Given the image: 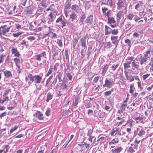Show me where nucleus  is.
Listing matches in <instances>:
<instances>
[{
  "label": "nucleus",
  "instance_id": "0e129e2a",
  "mask_svg": "<svg viewBox=\"0 0 153 153\" xmlns=\"http://www.w3.org/2000/svg\"><path fill=\"white\" fill-rule=\"evenodd\" d=\"M30 27H29L30 30H34V26L32 25V23H30L29 24Z\"/></svg>",
  "mask_w": 153,
  "mask_h": 153
},
{
  "label": "nucleus",
  "instance_id": "a878e982",
  "mask_svg": "<svg viewBox=\"0 0 153 153\" xmlns=\"http://www.w3.org/2000/svg\"><path fill=\"white\" fill-rule=\"evenodd\" d=\"M48 16L50 17V18H49V21L51 22H52L55 18V17L53 15V13H51Z\"/></svg>",
  "mask_w": 153,
  "mask_h": 153
},
{
  "label": "nucleus",
  "instance_id": "c756f323",
  "mask_svg": "<svg viewBox=\"0 0 153 153\" xmlns=\"http://www.w3.org/2000/svg\"><path fill=\"white\" fill-rule=\"evenodd\" d=\"M70 18L71 19V21L73 22L75 19V18L76 17V14L74 13H72L70 15Z\"/></svg>",
  "mask_w": 153,
  "mask_h": 153
},
{
  "label": "nucleus",
  "instance_id": "6e6d98bb",
  "mask_svg": "<svg viewBox=\"0 0 153 153\" xmlns=\"http://www.w3.org/2000/svg\"><path fill=\"white\" fill-rule=\"evenodd\" d=\"M134 119L136 121L139 120V121H141L143 120V117H135Z\"/></svg>",
  "mask_w": 153,
  "mask_h": 153
},
{
  "label": "nucleus",
  "instance_id": "5701e85b",
  "mask_svg": "<svg viewBox=\"0 0 153 153\" xmlns=\"http://www.w3.org/2000/svg\"><path fill=\"white\" fill-rule=\"evenodd\" d=\"M40 5L42 7L45 8L47 7V4L45 0H42L40 3Z\"/></svg>",
  "mask_w": 153,
  "mask_h": 153
},
{
  "label": "nucleus",
  "instance_id": "c03bdc74",
  "mask_svg": "<svg viewBox=\"0 0 153 153\" xmlns=\"http://www.w3.org/2000/svg\"><path fill=\"white\" fill-rule=\"evenodd\" d=\"M150 76V74H146L143 75L142 76V78L143 80H145Z\"/></svg>",
  "mask_w": 153,
  "mask_h": 153
},
{
  "label": "nucleus",
  "instance_id": "de8ad7c7",
  "mask_svg": "<svg viewBox=\"0 0 153 153\" xmlns=\"http://www.w3.org/2000/svg\"><path fill=\"white\" fill-rule=\"evenodd\" d=\"M53 6H54V4H51L50 7L46 9V11H48L49 10H51L52 11H53V10L54 9L52 7Z\"/></svg>",
  "mask_w": 153,
  "mask_h": 153
},
{
  "label": "nucleus",
  "instance_id": "2eb2a0df",
  "mask_svg": "<svg viewBox=\"0 0 153 153\" xmlns=\"http://www.w3.org/2000/svg\"><path fill=\"white\" fill-rule=\"evenodd\" d=\"M34 115L36 116L40 120H42L43 119V117H42L43 114L39 111H37L36 113L34 114Z\"/></svg>",
  "mask_w": 153,
  "mask_h": 153
},
{
  "label": "nucleus",
  "instance_id": "a19ab883",
  "mask_svg": "<svg viewBox=\"0 0 153 153\" xmlns=\"http://www.w3.org/2000/svg\"><path fill=\"white\" fill-rule=\"evenodd\" d=\"M134 149L133 148V147L131 146L130 147L128 148V152L129 153H133L135 152Z\"/></svg>",
  "mask_w": 153,
  "mask_h": 153
},
{
  "label": "nucleus",
  "instance_id": "423d86ee",
  "mask_svg": "<svg viewBox=\"0 0 153 153\" xmlns=\"http://www.w3.org/2000/svg\"><path fill=\"white\" fill-rule=\"evenodd\" d=\"M42 56L45 58H46L45 51H44L42 53L36 55L35 59L36 60L40 61L41 60V57Z\"/></svg>",
  "mask_w": 153,
  "mask_h": 153
},
{
  "label": "nucleus",
  "instance_id": "7ed1b4c3",
  "mask_svg": "<svg viewBox=\"0 0 153 153\" xmlns=\"http://www.w3.org/2000/svg\"><path fill=\"white\" fill-rule=\"evenodd\" d=\"M7 26V25H4L0 27V36L1 37L2 35H5L6 33L9 31L10 27L6 28Z\"/></svg>",
  "mask_w": 153,
  "mask_h": 153
},
{
  "label": "nucleus",
  "instance_id": "4c0bfd02",
  "mask_svg": "<svg viewBox=\"0 0 153 153\" xmlns=\"http://www.w3.org/2000/svg\"><path fill=\"white\" fill-rule=\"evenodd\" d=\"M115 22V21L113 17H110V19L109 22H108V23L112 24L114 23Z\"/></svg>",
  "mask_w": 153,
  "mask_h": 153
},
{
  "label": "nucleus",
  "instance_id": "69168bd1",
  "mask_svg": "<svg viewBox=\"0 0 153 153\" xmlns=\"http://www.w3.org/2000/svg\"><path fill=\"white\" fill-rule=\"evenodd\" d=\"M21 33H20V32H18V33H13V36L14 37H18L20 35H21Z\"/></svg>",
  "mask_w": 153,
  "mask_h": 153
},
{
  "label": "nucleus",
  "instance_id": "0eeeda50",
  "mask_svg": "<svg viewBox=\"0 0 153 153\" xmlns=\"http://www.w3.org/2000/svg\"><path fill=\"white\" fill-rule=\"evenodd\" d=\"M148 58L145 57L144 56L140 57V63L142 67H145L146 66V63L147 62Z\"/></svg>",
  "mask_w": 153,
  "mask_h": 153
},
{
  "label": "nucleus",
  "instance_id": "4468645a",
  "mask_svg": "<svg viewBox=\"0 0 153 153\" xmlns=\"http://www.w3.org/2000/svg\"><path fill=\"white\" fill-rule=\"evenodd\" d=\"M4 74L6 78H10L12 77V75L10 71L6 70L4 71Z\"/></svg>",
  "mask_w": 153,
  "mask_h": 153
},
{
  "label": "nucleus",
  "instance_id": "a18cd8bd",
  "mask_svg": "<svg viewBox=\"0 0 153 153\" xmlns=\"http://www.w3.org/2000/svg\"><path fill=\"white\" fill-rule=\"evenodd\" d=\"M125 121V120L124 119H122L121 121L120 122H117L115 123V125L116 126H119L120 125L122 124V123H124Z\"/></svg>",
  "mask_w": 153,
  "mask_h": 153
},
{
  "label": "nucleus",
  "instance_id": "6ab92c4d",
  "mask_svg": "<svg viewBox=\"0 0 153 153\" xmlns=\"http://www.w3.org/2000/svg\"><path fill=\"white\" fill-rule=\"evenodd\" d=\"M53 95L50 92H48L47 94V99L46 101L48 102L52 98Z\"/></svg>",
  "mask_w": 153,
  "mask_h": 153
},
{
  "label": "nucleus",
  "instance_id": "c85d7f7f",
  "mask_svg": "<svg viewBox=\"0 0 153 153\" xmlns=\"http://www.w3.org/2000/svg\"><path fill=\"white\" fill-rule=\"evenodd\" d=\"M119 141V139L117 137H115L113 138L110 142H111L112 144H113L115 145V144L117 143Z\"/></svg>",
  "mask_w": 153,
  "mask_h": 153
},
{
  "label": "nucleus",
  "instance_id": "cd10ccee",
  "mask_svg": "<svg viewBox=\"0 0 153 153\" xmlns=\"http://www.w3.org/2000/svg\"><path fill=\"white\" fill-rule=\"evenodd\" d=\"M105 1H106V3H102L101 4H107L111 6H112L113 4L112 3V0H107L106 1L105 0Z\"/></svg>",
  "mask_w": 153,
  "mask_h": 153
},
{
  "label": "nucleus",
  "instance_id": "49530a36",
  "mask_svg": "<svg viewBox=\"0 0 153 153\" xmlns=\"http://www.w3.org/2000/svg\"><path fill=\"white\" fill-rule=\"evenodd\" d=\"M127 106L126 103H122L120 108L122 109L125 111L126 107Z\"/></svg>",
  "mask_w": 153,
  "mask_h": 153
},
{
  "label": "nucleus",
  "instance_id": "f03ea898",
  "mask_svg": "<svg viewBox=\"0 0 153 153\" xmlns=\"http://www.w3.org/2000/svg\"><path fill=\"white\" fill-rule=\"evenodd\" d=\"M115 79H108L106 78L105 81V83L103 85V87H108L110 88L114 84Z\"/></svg>",
  "mask_w": 153,
  "mask_h": 153
},
{
  "label": "nucleus",
  "instance_id": "7c9ffc66",
  "mask_svg": "<svg viewBox=\"0 0 153 153\" xmlns=\"http://www.w3.org/2000/svg\"><path fill=\"white\" fill-rule=\"evenodd\" d=\"M53 70H52V66H51L50 67V68L48 70V71L47 73V74L45 75L46 77H48L49 76L52 72Z\"/></svg>",
  "mask_w": 153,
  "mask_h": 153
},
{
  "label": "nucleus",
  "instance_id": "b1692460",
  "mask_svg": "<svg viewBox=\"0 0 153 153\" xmlns=\"http://www.w3.org/2000/svg\"><path fill=\"white\" fill-rule=\"evenodd\" d=\"M151 51V50L150 49H149L148 51H146L144 55V56L147 58H149L150 56V52Z\"/></svg>",
  "mask_w": 153,
  "mask_h": 153
},
{
  "label": "nucleus",
  "instance_id": "680f3d73",
  "mask_svg": "<svg viewBox=\"0 0 153 153\" xmlns=\"http://www.w3.org/2000/svg\"><path fill=\"white\" fill-rule=\"evenodd\" d=\"M131 146L133 147V148L134 149H135L137 150L138 147V145L136 144H131Z\"/></svg>",
  "mask_w": 153,
  "mask_h": 153
},
{
  "label": "nucleus",
  "instance_id": "774afa93",
  "mask_svg": "<svg viewBox=\"0 0 153 153\" xmlns=\"http://www.w3.org/2000/svg\"><path fill=\"white\" fill-rule=\"evenodd\" d=\"M59 64L56 63L54 66L53 70L55 71H56L57 69V68L59 66Z\"/></svg>",
  "mask_w": 153,
  "mask_h": 153
},
{
  "label": "nucleus",
  "instance_id": "f704fd0d",
  "mask_svg": "<svg viewBox=\"0 0 153 153\" xmlns=\"http://www.w3.org/2000/svg\"><path fill=\"white\" fill-rule=\"evenodd\" d=\"M78 145L82 148L84 147V146H85V148H87L89 147L90 144H87L85 143H84L83 144H79Z\"/></svg>",
  "mask_w": 153,
  "mask_h": 153
},
{
  "label": "nucleus",
  "instance_id": "aec40b11",
  "mask_svg": "<svg viewBox=\"0 0 153 153\" xmlns=\"http://www.w3.org/2000/svg\"><path fill=\"white\" fill-rule=\"evenodd\" d=\"M126 23L125 25V27L126 29H130L133 27V25H132L130 22L126 21Z\"/></svg>",
  "mask_w": 153,
  "mask_h": 153
},
{
  "label": "nucleus",
  "instance_id": "a211bd4d",
  "mask_svg": "<svg viewBox=\"0 0 153 153\" xmlns=\"http://www.w3.org/2000/svg\"><path fill=\"white\" fill-rule=\"evenodd\" d=\"M123 13V11H120L117 14V22H120Z\"/></svg>",
  "mask_w": 153,
  "mask_h": 153
},
{
  "label": "nucleus",
  "instance_id": "1a4fd4ad",
  "mask_svg": "<svg viewBox=\"0 0 153 153\" xmlns=\"http://www.w3.org/2000/svg\"><path fill=\"white\" fill-rule=\"evenodd\" d=\"M71 0H67L64 8V11L66 13L67 12V10L71 8Z\"/></svg>",
  "mask_w": 153,
  "mask_h": 153
},
{
  "label": "nucleus",
  "instance_id": "09e8293b",
  "mask_svg": "<svg viewBox=\"0 0 153 153\" xmlns=\"http://www.w3.org/2000/svg\"><path fill=\"white\" fill-rule=\"evenodd\" d=\"M125 42L130 47H131V40L128 39H126L125 41Z\"/></svg>",
  "mask_w": 153,
  "mask_h": 153
},
{
  "label": "nucleus",
  "instance_id": "c9c22d12",
  "mask_svg": "<svg viewBox=\"0 0 153 153\" xmlns=\"http://www.w3.org/2000/svg\"><path fill=\"white\" fill-rule=\"evenodd\" d=\"M43 10V9L41 7L39 6L36 11V12L39 14H41L42 13Z\"/></svg>",
  "mask_w": 153,
  "mask_h": 153
},
{
  "label": "nucleus",
  "instance_id": "864d4df0",
  "mask_svg": "<svg viewBox=\"0 0 153 153\" xmlns=\"http://www.w3.org/2000/svg\"><path fill=\"white\" fill-rule=\"evenodd\" d=\"M93 133V130L90 129L88 130V133H87V135L88 136H91Z\"/></svg>",
  "mask_w": 153,
  "mask_h": 153
},
{
  "label": "nucleus",
  "instance_id": "9b49d317",
  "mask_svg": "<svg viewBox=\"0 0 153 153\" xmlns=\"http://www.w3.org/2000/svg\"><path fill=\"white\" fill-rule=\"evenodd\" d=\"M86 37L85 36H83L80 39V42L81 43V46L84 48H86L87 45H86ZM86 48L85 49V51Z\"/></svg>",
  "mask_w": 153,
  "mask_h": 153
},
{
  "label": "nucleus",
  "instance_id": "f257e3e1",
  "mask_svg": "<svg viewBox=\"0 0 153 153\" xmlns=\"http://www.w3.org/2000/svg\"><path fill=\"white\" fill-rule=\"evenodd\" d=\"M28 77L30 81L35 83H40L42 80V77L39 75L33 76L31 74H30L28 75Z\"/></svg>",
  "mask_w": 153,
  "mask_h": 153
},
{
  "label": "nucleus",
  "instance_id": "052dcab7",
  "mask_svg": "<svg viewBox=\"0 0 153 153\" xmlns=\"http://www.w3.org/2000/svg\"><path fill=\"white\" fill-rule=\"evenodd\" d=\"M51 112V110L49 108H48L47 110L45 112V114L47 116H49L50 115V114Z\"/></svg>",
  "mask_w": 153,
  "mask_h": 153
},
{
  "label": "nucleus",
  "instance_id": "79ce46f5",
  "mask_svg": "<svg viewBox=\"0 0 153 153\" xmlns=\"http://www.w3.org/2000/svg\"><path fill=\"white\" fill-rule=\"evenodd\" d=\"M61 24L62 25V28H63L64 27H66L67 25H68V23L66 22L65 21L63 20L62 21V22H61Z\"/></svg>",
  "mask_w": 153,
  "mask_h": 153
},
{
  "label": "nucleus",
  "instance_id": "412c9836",
  "mask_svg": "<svg viewBox=\"0 0 153 153\" xmlns=\"http://www.w3.org/2000/svg\"><path fill=\"white\" fill-rule=\"evenodd\" d=\"M108 67L109 65L107 64L105 65L102 68V74H104L107 71Z\"/></svg>",
  "mask_w": 153,
  "mask_h": 153
},
{
  "label": "nucleus",
  "instance_id": "e2e57ef3",
  "mask_svg": "<svg viewBox=\"0 0 153 153\" xmlns=\"http://www.w3.org/2000/svg\"><path fill=\"white\" fill-rule=\"evenodd\" d=\"M115 135H118L120 134V131L119 129L118 128L115 129Z\"/></svg>",
  "mask_w": 153,
  "mask_h": 153
},
{
  "label": "nucleus",
  "instance_id": "ddd939ff",
  "mask_svg": "<svg viewBox=\"0 0 153 153\" xmlns=\"http://www.w3.org/2000/svg\"><path fill=\"white\" fill-rule=\"evenodd\" d=\"M105 35H108L110 34L111 32L112 29L106 25L105 26Z\"/></svg>",
  "mask_w": 153,
  "mask_h": 153
},
{
  "label": "nucleus",
  "instance_id": "58836bf2",
  "mask_svg": "<svg viewBox=\"0 0 153 153\" xmlns=\"http://www.w3.org/2000/svg\"><path fill=\"white\" fill-rule=\"evenodd\" d=\"M118 31L117 29H112L111 33L113 35H117L118 33Z\"/></svg>",
  "mask_w": 153,
  "mask_h": 153
},
{
  "label": "nucleus",
  "instance_id": "37998d69",
  "mask_svg": "<svg viewBox=\"0 0 153 153\" xmlns=\"http://www.w3.org/2000/svg\"><path fill=\"white\" fill-rule=\"evenodd\" d=\"M68 50H65L64 55L65 56V59H68L69 58V56H68Z\"/></svg>",
  "mask_w": 153,
  "mask_h": 153
},
{
  "label": "nucleus",
  "instance_id": "8fccbe9b",
  "mask_svg": "<svg viewBox=\"0 0 153 153\" xmlns=\"http://www.w3.org/2000/svg\"><path fill=\"white\" fill-rule=\"evenodd\" d=\"M145 133V131L143 130L142 129L140 130L139 133L138 134V135L139 136H141L144 135Z\"/></svg>",
  "mask_w": 153,
  "mask_h": 153
},
{
  "label": "nucleus",
  "instance_id": "13d9d810",
  "mask_svg": "<svg viewBox=\"0 0 153 153\" xmlns=\"http://www.w3.org/2000/svg\"><path fill=\"white\" fill-rule=\"evenodd\" d=\"M85 48H84L83 49H82L81 52V58H83L85 56V54L84 53V49Z\"/></svg>",
  "mask_w": 153,
  "mask_h": 153
},
{
  "label": "nucleus",
  "instance_id": "dca6fc26",
  "mask_svg": "<svg viewBox=\"0 0 153 153\" xmlns=\"http://www.w3.org/2000/svg\"><path fill=\"white\" fill-rule=\"evenodd\" d=\"M134 15L132 13H129L126 15V18H125V20L128 21V20H131L132 18L134 17Z\"/></svg>",
  "mask_w": 153,
  "mask_h": 153
},
{
  "label": "nucleus",
  "instance_id": "603ef678",
  "mask_svg": "<svg viewBox=\"0 0 153 153\" xmlns=\"http://www.w3.org/2000/svg\"><path fill=\"white\" fill-rule=\"evenodd\" d=\"M68 78L70 81H71L72 79V76L69 73H67L66 74Z\"/></svg>",
  "mask_w": 153,
  "mask_h": 153
},
{
  "label": "nucleus",
  "instance_id": "f8f14e48",
  "mask_svg": "<svg viewBox=\"0 0 153 153\" xmlns=\"http://www.w3.org/2000/svg\"><path fill=\"white\" fill-rule=\"evenodd\" d=\"M123 149V148L122 147L120 146L115 149H112L111 152L112 153H120Z\"/></svg>",
  "mask_w": 153,
  "mask_h": 153
},
{
  "label": "nucleus",
  "instance_id": "bf43d9fd",
  "mask_svg": "<svg viewBox=\"0 0 153 153\" xmlns=\"http://www.w3.org/2000/svg\"><path fill=\"white\" fill-rule=\"evenodd\" d=\"M99 77V76H97L95 77L93 80V82L94 83H97L98 81Z\"/></svg>",
  "mask_w": 153,
  "mask_h": 153
},
{
  "label": "nucleus",
  "instance_id": "4be33fe9",
  "mask_svg": "<svg viewBox=\"0 0 153 153\" xmlns=\"http://www.w3.org/2000/svg\"><path fill=\"white\" fill-rule=\"evenodd\" d=\"M63 72H59L58 74L57 75L56 77L59 79V82H60L62 81V76Z\"/></svg>",
  "mask_w": 153,
  "mask_h": 153
},
{
  "label": "nucleus",
  "instance_id": "39448f33",
  "mask_svg": "<svg viewBox=\"0 0 153 153\" xmlns=\"http://www.w3.org/2000/svg\"><path fill=\"white\" fill-rule=\"evenodd\" d=\"M126 1L125 0H118L117 3V9L120 10L121 8L126 6Z\"/></svg>",
  "mask_w": 153,
  "mask_h": 153
},
{
  "label": "nucleus",
  "instance_id": "9d476101",
  "mask_svg": "<svg viewBox=\"0 0 153 153\" xmlns=\"http://www.w3.org/2000/svg\"><path fill=\"white\" fill-rule=\"evenodd\" d=\"M139 64V62H136L135 61H134L132 62L131 63V67H132V69L133 70L135 69L139 70L140 69V68Z\"/></svg>",
  "mask_w": 153,
  "mask_h": 153
},
{
  "label": "nucleus",
  "instance_id": "2f4dec72",
  "mask_svg": "<svg viewBox=\"0 0 153 153\" xmlns=\"http://www.w3.org/2000/svg\"><path fill=\"white\" fill-rule=\"evenodd\" d=\"M10 92V89L9 88H7L6 90H5V91L3 94V96L4 97V96H6L9 94V93Z\"/></svg>",
  "mask_w": 153,
  "mask_h": 153
},
{
  "label": "nucleus",
  "instance_id": "4d7b16f0",
  "mask_svg": "<svg viewBox=\"0 0 153 153\" xmlns=\"http://www.w3.org/2000/svg\"><path fill=\"white\" fill-rule=\"evenodd\" d=\"M57 43L58 44L59 46L62 47V42L61 40L58 39L57 40Z\"/></svg>",
  "mask_w": 153,
  "mask_h": 153
},
{
  "label": "nucleus",
  "instance_id": "393cba45",
  "mask_svg": "<svg viewBox=\"0 0 153 153\" xmlns=\"http://www.w3.org/2000/svg\"><path fill=\"white\" fill-rule=\"evenodd\" d=\"M119 66V65L117 63L113 64L111 67H110L111 70L113 71H115Z\"/></svg>",
  "mask_w": 153,
  "mask_h": 153
},
{
  "label": "nucleus",
  "instance_id": "5fc2aeb1",
  "mask_svg": "<svg viewBox=\"0 0 153 153\" xmlns=\"http://www.w3.org/2000/svg\"><path fill=\"white\" fill-rule=\"evenodd\" d=\"M5 98H4L2 100V101L1 103L3 104L5 101H7V102L9 100L8 97L7 96H4Z\"/></svg>",
  "mask_w": 153,
  "mask_h": 153
},
{
  "label": "nucleus",
  "instance_id": "6e6552de",
  "mask_svg": "<svg viewBox=\"0 0 153 153\" xmlns=\"http://www.w3.org/2000/svg\"><path fill=\"white\" fill-rule=\"evenodd\" d=\"M85 22L88 25H91L93 23V15H89L86 19Z\"/></svg>",
  "mask_w": 153,
  "mask_h": 153
},
{
  "label": "nucleus",
  "instance_id": "e433bc0d",
  "mask_svg": "<svg viewBox=\"0 0 153 153\" xmlns=\"http://www.w3.org/2000/svg\"><path fill=\"white\" fill-rule=\"evenodd\" d=\"M49 33L51 35V37L52 38H55L56 37L57 35L56 34L52 31H50Z\"/></svg>",
  "mask_w": 153,
  "mask_h": 153
},
{
  "label": "nucleus",
  "instance_id": "3c124183",
  "mask_svg": "<svg viewBox=\"0 0 153 153\" xmlns=\"http://www.w3.org/2000/svg\"><path fill=\"white\" fill-rule=\"evenodd\" d=\"M111 11L110 10H108L107 12H105V13H103L106 16H110L111 15Z\"/></svg>",
  "mask_w": 153,
  "mask_h": 153
},
{
  "label": "nucleus",
  "instance_id": "20e7f679",
  "mask_svg": "<svg viewBox=\"0 0 153 153\" xmlns=\"http://www.w3.org/2000/svg\"><path fill=\"white\" fill-rule=\"evenodd\" d=\"M120 38L118 36H111V39L112 40V43L115 46L116 48L118 45L120 40Z\"/></svg>",
  "mask_w": 153,
  "mask_h": 153
},
{
  "label": "nucleus",
  "instance_id": "338daca9",
  "mask_svg": "<svg viewBox=\"0 0 153 153\" xmlns=\"http://www.w3.org/2000/svg\"><path fill=\"white\" fill-rule=\"evenodd\" d=\"M124 69H126L127 68H130V66L127 63H125L123 64Z\"/></svg>",
  "mask_w": 153,
  "mask_h": 153
},
{
  "label": "nucleus",
  "instance_id": "bb28decb",
  "mask_svg": "<svg viewBox=\"0 0 153 153\" xmlns=\"http://www.w3.org/2000/svg\"><path fill=\"white\" fill-rule=\"evenodd\" d=\"M52 51H53L54 52V53H53V57H55L56 58L59 55V51L58 50H55L54 49L53 50H52Z\"/></svg>",
  "mask_w": 153,
  "mask_h": 153
},
{
  "label": "nucleus",
  "instance_id": "ea45409f",
  "mask_svg": "<svg viewBox=\"0 0 153 153\" xmlns=\"http://www.w3.org/2000/svg\"><path fill=\"white\" fill-rule=\"evenodd\" d=\"M127 79L128 80H129L130 82H132L134 80V77L132 76L131 75H130L127 78Z\"/></svg>",
  "mask_w": 153,
  "mask_h": 153
},
{
  "label": "nucleus",
  "instance_id": "72a5a7b5",
  "mask_svg": "<svg viewBox=\"0 0 153 153\" xmlns=\"http://www.w3.org/2000/svg\"><path fill=\"white\" fill-rule=\"evenodd\" d=\"M60 87L61 89H67L68 88L67 85L65 83L63 82H62V83Z\"/></svg>",
  "mask_w": 153,
  "mask_h": 153
},
{
  "label": "nucleus",
  "instance_id": "f3484780",
  "mask_svg": "<svg viewBox=\"0 0 153 153\" xmlns=\"http://www.w3.org/2000/svg\"><path fill=\"white\" fill-rule=\"evenodd\" d=\"M53 77V75H51L49 78L47 79L46 82V83L45 84V86L46 87H49V84L51 82V79Z\"/></svg>",
  "mask_w": 153,
  "mask_h": 153
},
{
  "label": "nucleus",
  "instance_id": "473e14b6",
  "mask_svg": "<svg viewBox=\"0 0 153 153\" xmlns=\"http://www.w3.org/2000/svg\"><path fill=\"white\" fill-rule=\"evenodd\" d=\"M13 60L15 62L16 66L19 69H20L19 66V60L17 58H14L13 59Z\"/></svg>",
  "mask_w": 153,
  "mask_h": 153
}]
</instances>
